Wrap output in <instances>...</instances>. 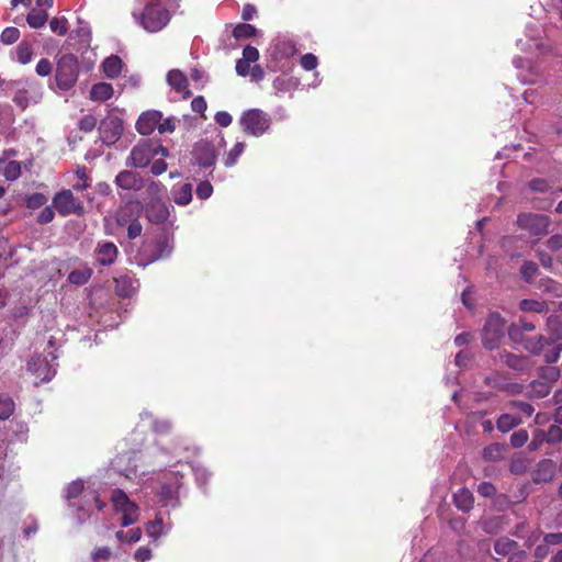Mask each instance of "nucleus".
Instances as JSON below:
<instances>
[{
    "label": "nucleus",
    "instance_id": "2eb2a0df",
    "mask_svg": "<svg viewBox=\"0 0 562 562\" xmlns=\"http://www.w3.org/2000/svg\"><path fill=\"white\" fill-rule=\"evenodd\" d=\"M147 218L155 224L164 223L168 220L170 211L166 203L160 199L153 200L145 209Z\"/></svg>",
    "mask_w": 562,
    "mask_h": 562
},
{
    "label": "nucleus",
    "instance_id": "39448f33",
    "mask_svg": "<svg viewBox=\"0 0 562 562\" xmlns=\"http://www.w3.org/2000/svg\"><path fill=\"white\" fill-rule=\"evenodd\" d=\"M239 124L246 134L260 136L269 128L270 119L261 110L251 109L241 114Z\"/></svg>",
    "mask_w": 562,
    "mask_h": 562
},
{
    "label": "nucleus",
    "instance_id": "393cba45",
    "mask_svg": "<svg viewBox=\"0 0 562 562\" xmlns=\"http://www.w3.org/2000/svg\"><path fill=\"white\" fill-rule=\"evenodd\" d=\"M122 60L119 56L112 55L102 64L103 72L108 78H115L122 71Z\"/></svg>",
    "mask_w": 562,
    "mask_h": 562
},
{
    "label": "nucleus",
    "instance_id": "c9c22d12",
    "mask_svg": "<svg viewBox=\"0 0 562 562\" xmlns=\"http://www.w3.org/2000/svg\"><path fill=\"white\" fill-rule=\"evenodd\" d=\"M255 33H256V27L252 26L251 24H246V23L238 24L237 26H235V29L233 31V35L237 40L251 37L255 35Z\"/></svg>",
    "mask_w": 562,
    "mask_h": 562
},
{
    "label": "nucleus",
    "instance_id": "864d4df0",
    "mask_svg": "<svg viewBox=\"0 0 562 562\" xmlns=\"http://www.w3.org/2000/svg\"><path fill=\"white\" fill-rule=\"evenodd\" d=\"M212 192H213V187L207 181H203V182L199 183V186L196 188V195H198V198H200L202 200L210 198Z\"/></svg>",
    "mask_w": 562,
    "mask_h": 562
},
{
    "label": "nucleus",
    "instance_id": "4d7b16f0",
    "mask_svg": "<svg viewBox=\"0 0 562 562\" xmlns=\"http://www.w3.org/2000/svg\"><path fill=\"white\" fill-rule=\"evenodd\" d=\"M36 72L42 77L48 76L52 72V63L46 58L41 59L36 65Z\"/></svg>",
    "mask_w": 562,
    "mask_h": 562
},
{
    "label": "nucleus",
    "instance_id": "a19ab883",
    "mask_svg": "<svg viewBox=\"0 0 562 562\" xmlns=\"http://www.w3.org/2000/svg\"><path fill=\"white\" fill-rule=\"evenodd\" d=\"M528 438V431L525 429H519L510 436V445L514 448H521L524 445L527 443Z\"/></svg>",
    "mask_w": 562,
    "mask_h": 562
},
{
    "label": "nucleus",
    "instance_id": "c85d7f7f",
    "mask_svg": "<svg viewBox=\"0 0 562 562\" xmlns=\"http://www.w3.org/2000/svg\"><path fill=\"white\" fill-rule=\"evenodd\" d=\"M48 14L45 10L33 9L26 16L27 24L33 29H40L45 25Z\"/></svg>",
    "mask_w": 562,
    "mask_h": 562
},
{
    "label": "nucleus",
    "instance_id": "ea45409f",
    "mask_svg": "<svg viewBox=\"0 0 562 562\" xmlns=\"http://www.w3.org/2000/svg\"><path fill=\"white\" fill-rule=\"evenodd\" d=\"M20 37V31L16 27H7L2 31L0 40L3 44L10 45L15 43Z\"/></svg>",
    "mask_w": 562,
    "mask_h": 562
},
{
    "label": "nucleus",
    "instance_id": "5701e85b",
    "mask_svg": "<svg viewBox=\"0 0 562 562\" xmlns=\"http://www.w3.org/2000/svg\"><path fill=\"white\" fill-rule=\"evenodd\" d=\"M113 95V87L108 82H99L92 86L90 99L93 101H106Z\"/></svg>",
    "mask_w": 562,
    "mask_h": 562
},
{
    "label": "nucleus",
    "instance_id": "603ef678",
    "mask_svg": "<svg viewBox=\"0 0 562 562\" xmlns=\"http://www.w3.org/2000/svg\"><path fill=\"white\" fill-rule=\"evenodd\" d=\"M97 125V119L91 115L87 114L79 121V128L83 132H91Z\"/></svg>",
    "mask_w": 562,
    "mask_h": 562
},
{
    "label": "nucleus",
    "instance_id": "8fccbe9b",
    "mask_svg": "<svg viewBox=\"0 0 562 562\" xmlns=\"http://www.w3.org/2000/svg\"><path fill=\"white\" fill-rule=\"evenodd\" d=\"M83 490V482L82 481H74L71 482L67 487L66 497L68 499L76 498L81 494Z\"/></svg>",
    "mask_w": 562,
    "mask_h": 562
},
{
    "label": "nucleus",
    "instance_id": "49530a36",
    "mask_svg": "<svg viewBox=\"0 0 562 562\" xmlns=\"http://www.w3.org/2000/svg\"><path fill=\"white\" fill-rule=\"evenodd\" d=\"M110 558L111 550L108 547H99L91 552V559L93 562L108 561Z\"/></svg>",
    "mask_w": 562,
    "mask_h": 562
},
{
    "label": "nucleus",
    "instance_id": "4c0bfd02",
    "mask_svg": "<svg viewBox=\"0 0 562 562\" xmlns=\"http://www.w3.org/2000/svg\"><path fill=\"white\" fill-rule=\"evenodd\" d=\"M507 406H508L509 409H518L526 417H530L533 414V412H535V408H533V406L531 404H529L527 402H522V401H510L507 404Z\"/></svg>",
    "mask_w": 562,
    "mask_h": 562
},
{
    "label": "nucleus",
    "instance_id": "6ab92c4d",
    "mask_svg": "<svg viewBox=\"0 0 562 562\" xmlns=\"http://www.w3.org/2000/svg\"><path fill=\"white\" fill-rule=\"evenodd\" d=\"M555 475V463L550 459L541 460L533 473V481L536 483H548L553 480Z\"/></svg>",
    "mask_w": 562,
    "mask_h": 562
},
{
    "label": "nucleus",
    "instance_id": "9d476101",
    "mask_svg": "<svg viewBox=\"0 0 562 562\" xmlns=\"http://www.w3.org/2000/svg\"><path fill=\"white\" fill-rule=\"evenodd\" d=\"M508 335L512 340L515 342H519L524 346V348L529 351L532 355H540L544 351V348L551 342H553L551 339L540 335L536 338H526V339H519V328L516 325H512L508 329Z\"/></svg>",
    "mask_w": 562,
    "mask_h": 562
},
{
    "label": "nucleus",
    "instance_id": "bf43d9fd",
    "mask_svg": "<svg viewBox=\"0 0 562 562\" xmlns=\"http://www.w3.org/2000/svg\"><path fill=\"white\" fill-rule=\"evenodd\" d=\"M142 224L137 220H134L128 224L127 236L128 238L134 239L142 234Z\"/></svg>",
    "mask_w": 562,
    "mask_h": 562
},
{
    "label": "nucleus",
    "instance_id": "4be33fe9",
    "mask_svg": "<svg viewBox=\"0 0 562 562\" xmlns=\"http://www.w3.org/2000/svg\"><path fill=\"white\" fill-rule=\"evenodd\" d=\"M171 194L175 203L184 206L192 200V184H176L171 189Z\"/></svg>",
    "mask_w": 562,
    "mask_h": 562
},
{
    "label": "nucleus",
    "instance_id": "aec40b11",
    "mask_svg": "<svg viewBox=\"0 0 562 562\" xmlns=\"http://www.w3.org/2000/svg\"><path fill=\"white\" fill-rule=\"evenodd\" d=\"M168 85L183 97H189L191 92L188 90V78L179 69H172L167 74Z\"/></svg>",
    "mask_w": 562,
    "mask_h": 562
},
{
    "label": "nucleus",
    "instance_id": "f257e3e1",
    "mask_svg": "<svg viewBox=\"0 0 562 562\" xmlns=\"http://www.w3.org/2000/svg\"><path fill=\"white\" fill-rule=\"evenodd\" d=\"M158 1L159 0H148L139 14L133 13L143 29L150 33L159 32L170 20L169 11L158 3Z\"/></svg>",
    "mask_w": 562,
    "mask_h": 562
},
{
    "label": "nucleus",
    "instance_id": "412c9836",
    "mask_svg": "<svg viewBox=\"0 0 562 562\" xmlns=\"http://www.w3.org/2000/svg\"><path fill=\"white\" fill-rule=\"evenodd\" d=\"M27 87H29L27 89L26 88L19 89L13 97V102L22 110L26 109L27 105L30 104V99H29L30 92H32V94H33L34 102H37L38 99L41 98V93H40V89H38L37 85L31 82V83H29Z\"/></svg>",
    "mask_w": 562,
    "mask_h": 562
},
{
    "label": "nucleus",
    "instance_id": "3c124183",
    "mask_svg": "<svg viewBox=\"0 0 562 562\" xmlns=\"http://www.w3.org/2000/svg\"><path fill=\"white\" fill-rule=\"evenodd\" d=\"M318 60L317 57L314 54H305L301 58V66L305 70H313L317 67Z\"/></svg>",
    "mask_w": 562,
    "mask_h": 562
},
{
    "label": "nucleus",
    "instance_id": "e2e57ef3",
    "mask_svg": "<svg viewBox=\"0 0 562 562\" xmlns=\"http://www.w3.org/2000/svg\"><path fill=\"white\" fill-rule=\"evenodd\" d=\"M30 314V307L25 304L16 305L11 310V315L15 319L25 318Z\"/></svg>",
    "mask_w": 562,
    "mask_h": 562
},
{
    "label": "nucleus",
    "instance_id": "1a4fd4ad",
    "mask_svg": "<svg viewBox=\"0 0 562 562\" xmlns=\"http://www.w3.org/2000/svg\"><path fill=\"white\" fill-rule=\"evenodd\" d=\"M123 132V122L117 116H108L101 121L99 133L101 140L110 146L119 140Z\"/></svg>",
    "mask_w": 562,
    "mask_h": 562
},
{
    "label": "nucleus",
    "instance_id": "6e6552de",
    "mask_svg": "<svg viewBox=\"0 0 562 562\" xmlns=\"http://www.w3.org/2000/svg\"><path fill=\"white\" fill-rule=\"evenodd\" d=\"M153 158L151 140H142L132 148L126 165L134 168H145Z\"/></svg>",
    "mask_w": 562,
    "mask_h": 562
},
{
    "label": "nucleus",
    "instance_id": "dca6fc26",
    "mask_svg": "<svg viewBox=\"0 0 562 562\" xmlns=\"http://www.w3.org/2000/svg\"><path fill=\"white\" fill-rule=\"evenodd\" d=\"M94 255L100 265L111 266L116 260L119 249L112 241H100L95 247Z\"/></svg>",
    "mask_w": 562,
    "mask_h": 562
},
{
    "label": "nucleus",
    "instance_id": "423d86ee",
    "mask_svg": "<svg viewBox=\"0 0 562 562\" xmlns=\"http://www.w3.org/2000/svg\"><path fill=\"white\" fill-rule=\"evenodd\" d=\"M53 205L63 216L70 214L82 215L85 213L82 201L76 198L71 190L58 192L53 199Z\"/></svg>",
    "mask_w": 562,
    "mask_h": 562
},
{
    "label": "nucleus",
    "instance_id": "f3484780",
    "mask_svg": "<svg viewBox=\"0 0 562 562\" xmlns=\"http://www.w3.org/2000/svg\"><path fill=\"white\" fill-rule=\"evenodd\" d=\"M193 156L195 162L203 168L211 167L215 161L213 146L206 142H201L195 145Z\"/></svg>",
    "mask_w": 562,
    "mask_h": 562
},
{
    "label": "nucleus",
    "instance_id": "2f4dec72",
    "mask_svg": "<svg viewBox=\"0 0 562 562\" xmlns=\"http://www.w3.org/2000/svg\"><path fill=\"white\" fill-rule=\"evenodd\" d=\"M16 60L20 64H29L33 57V49L29 43L22 42L16 46L15 49Z\"/></svg>",
    "mask_w": 562,
    "mask_h": 562
},
{
    "label": "nucleus",
    "instance_id": "0eeeda50",
    "mask_svg": "<svg viewBox=\"0 0 562 562\" xmlns=\"http://www.w3.org/2000/svg\"><path fill=\"white\" fill-rule=\"evenodd\" d=\"M517 224L532 236H542L548 233L550 220L543 214L526 213L518 216Z\"/></svg>",
    "mask_w": 562,
    "mask_h": 562
},
{
    "label": "nucleus",
    "instance_id": "c756f323",
    "mask_svg": "<svg viewBox=\"0 0 562 562\" xmlns=\"http://www.w3.org/2000/svg\"><path fill=\"white\" fill-rule=\"evenodd\" d=\"M91 276L92 270L89 267H85L82 269L71 271L68 276V280L72 284L83 285L89 281Z\"/></svg>",
    "mask_w": 562,
    "mask_h": 562
},
{
    "label": "nucleus",
    "instance_id": "a878e982",
    "mask_svg": "<svg viewBox=\"0 0 562 562\" xmlns=\"http://www.w3.org/2000/svg\"><path fill=\"white\" fill-rule=\"evenodd\" d=\"M473 495L467 488H461L454 494V504L462 512H469L473 507Z\"/></svg>",
    "mask_w": 562,
    "mask_h": 562
},
{
    "label": "nucleus",
    "instance_id": "37998d69",
    "mask_svg": "<svg viewBox=\"0 0 562 562\" xmlns=\"http://www.w3.org/2000/svg\"><path fill=\"white\" fill-rule=\"evenodd\" d=\"M544 439L549 443H558L562 440V429L557 425L549 427L548 431L544 432Z\"/></svg>",
    "mask_w": 562,
    "mask_h": 562
},
{
    "label": "nucleus",
    "instance_id": "5fc2aeb1",
    "mask_svg": "<svg viewBox=\"0 0 562 562\" xmlns=\"http://www.w3.org/2000/svg\"><path fill=\"white\" fill-rule=\"evenodd\" d=\"M259 58V52L256 47L254 46H246L243 50V59L246 60L247 63H254L256 61L257 59Z\"/></svg>",
    "mask_w": 562,
    "mask_h": 562
},
{
    "label": "nucleus",
    "instance_id": "b1692460",
    "mask_svg": "<svg viewBox=\"0 0 562 562\" xmlns=\"http://www.w3.org/2000/svg\"><path fill=\"white\" fill-rule=\"evenodd\" d=\"M522 419L519 416L510 413L502 414L496 420V427L502 432H508L515 427L519 426Z\"/></svg>",
    "mask_w": 562,
    "mask_h": 562
},
{
    "label": "nucleus",
    "instance_id": "9b49d317",
    "mask_svg": "<svg viewBox=\"0 0 562 562\" xmlns=\"http://www.w3.org/2000/svg\"><path fill=\"white\" fill-rule=\"evenodd\" d=\"M27 370L40 380V382L49 381L56 373V369L49 363L46 357L33 356L27 361Z\"/></svg>",
    "mask_w": 562,
    "mask_h": 562
},
{
    "label": "nucleus",
    "instance_id": "6e6d98bb",
    "mask_svg": "<svg viewBox=\"0 0 562 562\" xmlns=\"http://www.w3.org/2000/svg\"><path fill=\"white\" fill-rule=\"evenodd\" d=\"M502 451L503 446L499 443H495L484 449V457L486 459H497L501 457Z\"/></svg>",
    "mask_w": 562,
    "mask_h": 562
},
{
    "label": "nucleus",
    "instance_id": "13d9d810",
    "mask_svg": "<svg viewBox=\"0 0 562 562\" xmlns=\"http://www.w3.org/2000/svg\"><path fill=\"white\" fill-rule=\"evenodd\" d=\"M477 493L481 495V496H484V497H492L495 495L496 493V488L493 484L488 483V482H482L479 486H477Z\"/></svg>",
    "mask_w": 562,
    "mask_h": 562
},
{
    "label": "nucleus",
    "instance_id": "58836bf2",
    "mask_svg": "<svg viewBox=\"0 0 562 562\" xmlns=\"http://www.w3.org/2000/svg\"><path fill=\"white\" fill-rule=\"evenodd\" d=\"M245 149V143H236L235 146L229 150L226 159L225 166L232 167L237 161V158L241 155Z\"/></svg>",
    "mask_w": 562,
    "mask_h": 562
},
{
    "label": "nucleus",
    "instance_id": "20e7f679",
    "mask_svg": "<svg viewBox=\"0 0 562 562\" xmlns=\"http://www.w3.org/2000/svg\"><path fill=\"white\" fill-rule=\"evenodd\" d=\"M111 502L115 512L122 514V526L127 527L135 524L139 517V508L132 502L126 493L120 488L113 491Z\"/></svg>",
    "mask_w": 562,
    "mask_h": 562
},
{
    "label": "nucleus",
    "instance_id": "09e8293b",
    "mask_svg": "<svg viewBox=\"0 0 562 562\" xmlns=\"http://www.w3.org/2000/svg\"><path fill=\"white\" fill-rule=\"evenodd\" d=\"M531 393L538 397H544L550 393L549 384L535 381L531 383Z\"/></svg>",
    "mask_w": 562,
    "mask_h": 562
},
{
    "label": "nucleus",
    "instance_id": "69168bd1",
    "mask_svg": "<svg viewBox=\"0 0 562 562\" xmlns=\"http://www.w3.org/2000/svg\"><path fill=\"white\" fill-rule=\"evenodd\" d=\"M561 351H562V347L560 345H557V346H554L553 349L546 351L544 352L546 362H548V363L555 362L559 359Z\"/></svg>",
    "mask_w": 562,
    "mask_h": 562
},
{
    "label": "nucleus",
    "instance_id": "a211bd4d",
    "mask_svg": "<svg viewBox=\"0 0 562 562\" xmlns=\"http://www.w3.org/2000/svg\"><path fill=\"white\" fill-rule=\"evenodd\" d=\"M115 183L123 190L138 191L143 188V180L130 170L121 171L115 178Z\"/></svg>",
    "mask_w": 562,
    "mask_h": 562
},
{
    "label": "nucleus",
    "instance_id": "338daca9",
    "mask_svg": "<svg viewBox=\"0 0 562 562\" xmlns=\"http://www.w3.org/2000/svg\"><path fill=\"white\" fill-rule=\"evenodd\" d=\"M194 112L202 114L206 110V102L203 97H196L191 102Z\"/></svg>",
    "mask_w": 562,
    "mask_h": 562
},
{
    "label": "nucleus",
    "instance_id": "774afa93",
    "mask_svg": "<svg viewBox=\"0 0 562 562\" xmlns=\"http://www.w3.org/2000/svg\"><path fill=\"white\" fill-rule=\"evenodd\" d=\"M547 244L551 250H558V249L562 248V235L551 236L548 239Z\"/></svg>",
    "mask_w": 562,
    "mask_h": 562
},
{
    "label": "nucleus",
    "instance_id": "052dcab7",
    "mask_svg": "<svg viewBox=\"0 0 562 562\" xmlns=\"http://www.w3.org/2000/svg\"><path fill=\"white\" fill-rule=\"evenodd\" d=\"M150 558H151V550L148 547H139L134 553V559L137 562H145V561L150 560Z\"/></svg>",
    "mask_w": 562,
    "mask_h": 562
},
{
    "label": "nucleus",
    "instance_id": "4468645a",
    "mask_svg": "<svg viewBox=\"0 0 562 562\" xmlns=\"http://www.w3.org/2000/svg\"><path fill=\"white\" fill-rule=\"evenodd\" d=\"M161 119L162 114L159 111L151 110L143 112L136 122V130L142 135H149L156 128L158 130V124Z\"/></svg>",
    "mask_w": 562,
    "mask_h": 562
},
{
    "label": "nucleus",
    "instance_id": "de8ad7c7",
    "mask_svg": "<svg viewBox=\"0 0 562 562\" xmlns=\"http://www.w3.org/2000/svg\"><path fill=\"white\" fill-rule=\"evenodd\" d=\"M176 123L177 119L173 116H169L165 120L161 119V121L158 124V132L160 134L172 133L176 130Z\"/></svg>",
    "mask_w": 562,
    "mask_h": 562
},
{
    "label": "nucleus",
    "instance_id": "f8f14e48",
    "mask_svg": "<svg viewBox=\"0 0 562 562\" xmlns=\"http://www.w3.org/2000/svg\"><path fill=\"white\" fill-rule=\"evenodd\" d=\"M494 359L498 363L506 366V367H508L515 371H518V372H527L532 368V362L529 359V357L514 355V353H510L505 350L499 351L494 357Z\"/></svg>",
    "mask_w": 562,
    "mask_h": 562
},
{
    "label": "nucleus",
    "instance_id": "680f3d73",
    "mask_svg": "<svg viewBox=\"0 0 562 562\" xmlns=\"http://www.w3.org/2000/svg\"><path fill=\"white\" fill-rule=\"evenodd\" d=\"M215 122L222 126V127H227L228 125L232 124V115L228 113V112H225V111H220L215 114Z\"/></svg>",
    "mask_w": 562,
    "mask_h": 562
},
{
    "label": "nucleus",
    "instance_id": "7ed1b4c3",
    "mask_svg": "<svg viewBox=\"0 0 562 562\" xmlns=\"http://www.w3.org/2000/svg\"><path fill=\"white\" fill-rule=\"evenodd\" d=\"M505 319L498 313L488 315L482 329V344L484 348L494 350L498 348L505 334Z\"/></svg>",
    "mask_w": 562,
    "mask_h": 562
},
{
    "label": "nucleus",
    "instance_id": "f704fd0d",
    "mask_svg": "<svg viewBox=\"0 0 562 562\" xmlns=\"http://www.w3.org/2000/svg\"><path fill=\"white\" fill-rule=\"evenodd\" d=\"M519 307L524 312L543 313L546 311V303L536 300H522Z\"/></svg>",
    "mask_w": 562,
    "mask_h": 562
},
{
    "label": "nucleus",
    "instance_id": "e433bc0d",
    "mask_svg": "<svg viewBox=\"0 0 562 562\" xmlns=\"http://www.w3.org/2000/svg\"><path fill=\"white\" fill-rule=\"evenodd\" d=\"M14 411L13 401L5 395H0V419H8Z\"/></svg>",
    "mask_w": 562,
    "mask_h": 562
},
{
    "label": "nucleus",
    "instance_id": "c03bdc74",
    "mask_svg": "<svg viewBox=\"0 0 562 562\" xmlns=\"http://www.w3.org/2000/svg\"><path fill=\"white\" fill-rule=\"evenodd\" d=\"M49 27L52 32L58 35H65L68 30L67 20L65 18H54L49 23Z\"/></svg>",
    "mask_w": 562,
    "mask_h": 562
},
{
    "label": "nucleus",
    "instance_id": "ddd939ff",
    "mask_svg": "<svg viewBox=\"0 0 562 562\" xmlns=\"http://www.w3.org/2000/svg\"><path fill=\"white\" fill-rule=\"evenodd\" d=\"M173 249V245L166 237L158 239L155 244H147L142 255L146 256L147 262H153L168 257Z\"/></svg>",
    "mask_w": 562,
    "mask_h": 562
},
{
    "label": "nucleus",
    "instance_id": "bb28decb",
    "mask_svg": "<svg viewBox=\"0 0 562 562\" xmlns=\"http://www.w3.org/2000/svg\"><path fill=\"white\" fill-rule=\"evenodd\" d=\"M486 384L506 391L508 394L512 395L521 393L524 389L522 385L519 383H501L497 376L486 378Z\"/></svg>",
    "mask_w": 562,
    "mask_h": 562
},
{
    "label": "nucleus",
    "instance_id": "7c9ffc66",
    "mask_svg": "<svg viewBox=\"0 0 562 562\" xmlns=\"http://www.w3.org/2000/svg\"><path fill=\"white\" fill-rule=\"evenodd\" d=\"M115 291L120 296H130L134 290L133 281L130 277L121 276L114 279Z\"/></svg>",
    "mask_w": 562,
    "mask_h": 562
},
{
    "label": "nucleus",
    "instance_id": "72a5a7b5",
    "mask_svg": "<svg viewBox=\"0 0 562 562\" xmlns=\"http://www.w3.org/2000/svg\"><path fill=\"white\" fill-rule=\"evenodd\" d=\"M3 176L8 181H14L21 176V165L16 160L9 161L3 169Z\"/></svg>",
    "mask_w": 562,
    "mask_h": 562
},
{
    "label": "nucleus",
    "instance_id": "473e14b6",
    "mask_svg": "<svg viewBox=\"0 0 562 562\" xmlns=\"http://www.w3.org/2000/svg\"><path fill=\"white\" fill-rule=\"evenodd\" d=\"M145 530L151 538H159L164 535V522L162 517L157 515L153 521H148L145 526Z\"/></svg>",
    "mask_w": 562,
    "mask_h": 562
},
{
    "label": "nucleus",
    "instance_id": "f03ea898",
    "mask_svg": "<svg viewBox=\"0 0 562 562\" xmlns=\"http://www.w3.org/2000/svg\"><path fill=\"white\" fill-rule=\"evenodd\" d=\"M78 59L72 54L61 55L56 67V83L61 90L70 89L78 78Z\"/></svg>",
    "mask_w": 562,
    "mask_h": 562
},
{
    "label": "nucleus",
    "instance_id": "0e129e2a",
    "mask_svg": "<svg viewBox=\"0 0 562 562\" xmlns=\"http://www.w3.org/2000/svg\"><path fill=\"white\" fill-rule=\"evenodd\" d=\"M543 441H546L544 431L539 430L537 434H535L532 440L530 441V443L528 446L529 450L530 451L538 450Z\"/></svg>",
    "mask_w": 562,
    "mask_h": 562
},
{
    "label": "nucleus",
    "instance_id": "cd10ccee",
    "mask_svg": "<svg viewBox=\"0 0 562 562\" xmlns=\"http://www.w3.org/2000/svg\"><path fill=\"white\" fill-rule=\"evenodd\" d=\"M518 549V543L509 538H499L494 543V550L498 555L506 557Z\"/></svg>",
    "mask_w": 562,
    "mask_h": 562
},
{
    "label": "nucleus",
    "instance_id": "79ce46f5",
    "mask_svg": "<svg viewBox=\"0 0 562 562\" xmlns=\"http://www.w3.org/2000/svg\"><path fill=\"white\" fill-rule=\"evenodd\" d=\"M47 198L43 193H33L26 198V206L35 210L46 204Z\"/></svg>",
    "mask_w": 562,
    "mask_h": 562
},
{
    "label": "nucleus",
    "instance_id": "a18cd8bd",
    "mask_svg": "<svg viewBox=\"0 0 562 562\" xmlns=\"http://www.w3.org/2000/svg\"><path fill=\"white\" fill-rule=\"evenodd\" d=\"M520 271H521L522 278L527 282H530L538 272V266H537V263H535L532 261H526L522 265Z\"/></svg>",
    "mask_w": 562,
    "mask_h": 562
}]
</instances>
